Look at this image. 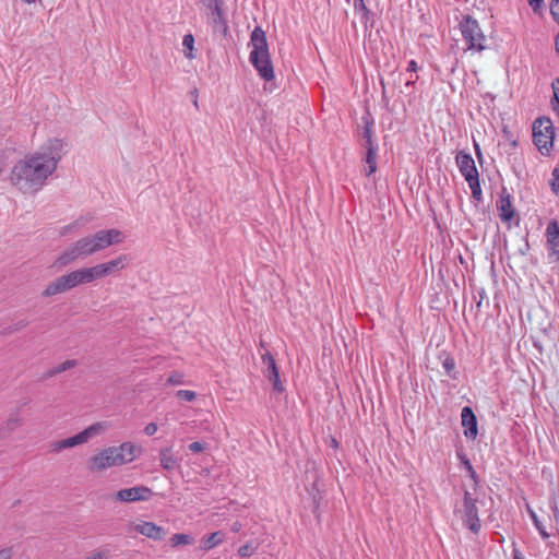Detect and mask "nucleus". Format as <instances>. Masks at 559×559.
Here are the masks:
<instances>
[{"instance_id": "52", "label": "nucleus", "mask_w": 559, "mask_h": 559, "mask_svg": "<svg viewBox=\"0 0 559 559\" xmlns=\"http://www.w3.org/2000/svg\"><path fill=\"white\" fill-rule=\"evenodd\" d=\"M24 3L26 4H31V3H34L36 0H22Z\"/></svg>"}, {"instance_id": "44", "label": "nucleus", "mask_w": 559, "mask_h": 559, "mask_svg": "<svg viewBox=\"0 0 559 559\" xmlns=\"http://www.w3.org/2000/svg\"><path fill=\"white\" fill-rule=\"evenodd\" d=\"M27 325H28V321H26V320H21V321H19V322L15 324V326H14V331H19V330H21V329H24V328H26Z\"/></svg>"}, {"instance_id": "26", "label": "nucleus", "mask_w": 559, "mask_h": 559, "mask_svg": "<svg viewBox=\"0 0 559 559\" xmlns=\"http://www.w3.org/2000/svg\"><path fill=\"white\" fill-rule=\"evenodd\" d=\"M170 544L173 547L179 545H188L191 543V537L187 534H175L170 539Z\"/></svg>"}, {"instance_id": "15", "label": "nucleus", "mask_w": 559, "mask_h": 559, "mask_svg": "<svg viewBox=\"0 0 559 559\" xmlns=\"http://www.w3.org/2000/svg\"><path fill=\"white\" fill-rule=\"evenodd\" d=\"M23 425V419L17 413L11 414L0 426V438H9L17 428Z\"/></svg>"}, {"instance_id": "19", "label": "nucleus", "mask_w": 559, "mask_h": 559, "mask_svg": "<svg viewBox=\"0 0 559 559\" xmlns=\"http://www.w3.org/2000/svg\"><path fill=\"white\" fill-rule=\"evenodd\" d=\"M364 131H362V139L365 140L364 146L367 151L370 148L378 150V144L374 142L372 138V128H373V120L369 117H364Z\"/></svg>"}, {"instance_id": "29", "label": "nucleus", "mask_w": 559, "mask_h": 559, "mask_svg": "<svg viewBox=\"0 0 559 559\" xmlns=\"http://www.w3.org/2000/svg\"><path fill=\"white\" fill-rule=\"evenodd\" d=\"M167 382L173 385L183 384V376L179 372H173L168 377Z\"/></svg>"}, {"instance_id": "28", "label": "nucleus", "mask_w": 559, "mask_h": 559, "mask_svg": "<svg viewBox=\"0 0 559 559\" xmlns=\"http://www.w3.org/2000/svg\"><path fill=\"white\" fill-rule=\"evenodd\" d=\"M550 188L556 194H559V169L555 168L551 173Z\"/></svg>"}, {"instance_id": "30", "label": "nucleus", "mask_w": 559, "mask_h": 559, "mask_svg": "<svg viewBox=\"0 0 559 559\" xmlns=\"http://www.w3.org/2000/svg\"><path fill=\"white\" fill-rule=\"evenodd\" d=\"M465 180L468 183L471 191L476 190V189H478V190L481 189L480 182H479V175L478 176H469V178L465 179Z\"/></svg>"}, {"instance_id": "4", "label": "nucleus", "mask_w": 559, "mask_h": 559, "mask_svg": "<svg viewBox=\"0 0 559 559\" xmlns=\"http://www.w3.org/2000/svg\"><path fill=\"white\" fill-rule=\"evenodd\" d=\"M141 452L142 448L130 441L107 447L87 460V468L92 473H102L108 468L133 462Z\"/></svg>"}, {"instance_id": "2", "label": "nucleus", "mask_w": 559, "mask_h": 559, "mask_svg": "<svg viewBox=\"0 0 559 559\" xmlns=\"http://www.w3.org/2000/svg\"><path fill=\"white\" fill-rule=\"evenodd\" d=\"M130 258L127 254H120L117 258L93 266L76 269L58 276L50 282L43 290L45 298L63 294L80 285L90 284L94 281L112 275L123 270L129 264Z\"/></svg>"}, {"instance_id": "43", "label": "nucleus", "mask_w": 559, "mask_h": 559, "mask_svg": "<svg viewBox=\"0 0 559 559\" xmlns=\"http://www.w3.org/2000/svg\"><path fill=\"white\" fill-rule=\"evenodd\" d=\"M202 3L205 8L214 5V3H224V0H202Z\"/></svg>"}, {"instance_id": "3", "label": "nucleus", "mask_w": 559, "mask_h": 559, "mask_svg": "<svg viewBox=\"0 0 559 559\" xmlns=\"http://www.w3.org/2000/svg\"><path fill=\"white\" fill-rule=\"evenodd\" d=\"M124 235L116 228L100 229L94 234L86 235L67 246L56 258L52 266L58 270L64 269L76 261L85 260L112 245L121 243Z\"/></svg>"}, {"instance_id": "13", "label": "nucleus", "mask_w": 559, "mask_h": 559, "mask_svg": "<svg viewBox=\"0 0 559 559\" xmlns=\"http://www.w3.org/2000/svg\"><path fill=\"white\" fill-rule=\"evenodd\" d=\"M462 426L464 427V436L467 439L475 440L478 433L477 419L469 406L462 408L461 413Z\"/></svg>"}, {"instance_id": "10", "label": "nucleus", "mask_w": 559, "mask_h": 559, "mask_svg": "<svg viewBox=\"0 0 559 559\" xmlns=\"http://www.w3.org/2000/svg\"><path fill=\"white\" fill-rule=\"evenodd\" d=\"M152 496V490L145 486H135L121 489L116 493V499L122 502H133L147 500Z\"/></svg>"}, {"instance_id": "35", "label": "nucleus", "mask_w": 559, "mask_h": 559, "mask_svg": "<svg viewBox=\"0 0 559 559\" xmlns=\"http://www.w3.org/2000/svg\"><path fill=\"white\" fill-rule=\"evenodd\" d=\"M204 449H205L204 444L199 441H194V442L190 443V445H189V450L193 453L202 452Z\"/></svg>"}, {"instance_id": "38", "label": "nucleus", "mask_w": 559, "mask_h": 559, "mask_svg": "<svg viewBox=\"0 0 559 559\" xmlns=\"http://www.w3.org/2000/svg\"><path fill=\"white\" fill-rule=\"evenodd\" d=\"M464 464L466 465L467 467V471L469 472V475L471 477L473 478V480L476 483L477 481V475H476V472L474 471L471 462L468 460H465L464 461Z\"/></svg>"}, {"instance_id": "21", "label": "nucleus", "mask_w": 559, "mask_h": 559, "mask_svg": "<svg viewBox=\"0 0 559 559\" xmlns=\"http://www.w3.org/2000/svg\"><path fill=\"white\" fill-rule=\"evenodd\" d=\"M223 538L224 536L221 532H215L204 536L201 542L202 548L209 550L222 543Z\"/></svg>"}, {"instance_id": "32", "label": "nucleus", "mask_w": 559, "mask_h": 559, "mask_svg": "<svg viewBox=\"0 0 559 559\" xmlns=\"http://www.w3.org/2000/svg\"><path fill=\"white\" fill-rule=\"evenodd\" d=\"M552 90H554V97L556 99V103H557V107H554V109L559 112V78L556 79L554 82H552Z\"/></svg>"}, {"instance_id": "6", "label": "nucleus", "mask_w": 559, "mask_h": 559, "mask_svg": "<svg viewBox=\"0 0 559 559\" xmlns=\"http://www.w3.org/2000/svg\"><path fill=\"white\" fill-rule=\"evenodd\" d=\"M460 31L468 50L483 51L486 49V36L478 22L471 15H464L460 22Z\"/></svg>"}, {"instance_id": "24", "label": "nucleus", "mask_w": 559, "mask_h": 559, "mask_svg": "<svg viewBox=\"0 0 559 559\" xmlns=\"http://www.w3.org/2000/svg\"><path fill=\"white\" fill-rule=\"evenodd\" d=\"M354 10L356 13L360 14L361 21L367 22L369 19V9L365 4L364 0H354L353 1Z\"/></svg>"}, {"instance_id": "31", "label": "nucleus", "mask_w": 559, "mask_h": 559, "mask_svg": "<svg viewBox=\"0 0 559 559\" xmlns=\"http://www.w3.org/2000/svg\"><path fill=\"white\" fill-rule=\"evenodd\" d=\"M550 13L554 20L559 24V0H551Z\"/></svg>"}, {"instance_id": "18", "label": "nucleus", "mask_w": 559, "mask_h": 559, "mask_svg": "<svg viewBox=\"0 0 559 559\" xmlns=\"http://www.w3.org/2000/svg\"><path fill=\"white\" fill-rule=\"evenodd\" d=\"M160 466L166 471H173L178 466V461L174 455L173 448H163L159 451Z\"/></svg>"}, {"instance_id": "27", "label": "nucleus", "mask_w": 559, "mask_h": 559, "mask_svg": "<svg viewBox=\"0 0 559 559\" xmlns=\"http://www.w3.org/2000/svg\"><path fill=\"white\" fill-rule=\"evenodd\" d=\"M176 396L181 401L192 402L195 400L197 394L191 390H179L177 391Z\"/></svg>"}, {"instance_id": "42", "label": "nucleus", "mask_w": 559, "mask_h": 559, "mask_svg": "<svg viewBox=\"0 0 559 559\" xmlns=\"http://www.w3.org/2000/svg\"><path fill=\"white\" fill-rule=\"evenodd\" d=\"M418 64L415 60H411L407 64V71L408 72H417L418 71Z\"/></svg>"}, {"instance_id": "9", "label": "nucleus", "mask_w": 559, "mask_h": 559, "mask_svg": "<svg viewBox=\"0 0 559 559\" xmlns=\"http://www.w3.org/2000/svg\"><path fill=\"white\" fill-rule=\"evenodd\" d=\"M205 9L207 10V23L212 27L213 33L227 36L229 26L226 13L224 11V3H214V5Z\"/></svg>"}, {"instance_id": "50", "label": "nucleus", "mask_w": 559, "mask_h": 559, "mask_svg": "<svg viewBox=\"0 0 559 559\" xmlns=\"http://www.w3.org/2000/svg\"><path fill=\"white\" fill-rule=\"evenodd\" d=\"M418 79V76H416L414 80H408L406 82V86H413L415 83H416V80Z\"/></svg>"}, {"instance_id": "36", "label": "nucleus", "mask_w": 559, "mask_h": 559, "mask_svg": "<svg viewBox=\"0 0 559 559\" xmlns=\"http://www.w3.org/2000/svg\"><path fill=\"white\" fill-rule=\"evenodd\" d=\"M157 429H158V427L155 423H150L145 426L144 433L146 436H153L156 433Z\"/></svg>"}, {"instance_id": "51", "label": "nucleus", "mask_w": 559, "mask_h": 559, "mask_svg": "<svg viewBox=\"0 0 559 559\" xmlns=\"http://www.w3.org/2000/svg\"><path fill=\"white\" fill-rule=\"evenodd\" d=\"M513 559H523V558L521 557V554L518 550H515L514 555H513Z\"/></svg>"}, {"instance_id": "45", "label": "nucleus", "mask_w": 559, "mask_h": 559, "mask_svg": "<svg viewBox=\"0 0 559 559\" xmlns=\"http://www.w3.org/2000/svg\"><path fill=\"white\" fill-rule=\"evenodd\" d=\"M190 94L192 95L193 97V105L197 109H199V102H198V90L194 88L193 91L190 92Z\"/></svg>"}, {"instance_id": "48", "label": "nucleus", "mask_w": 559, "mask_h": 559, "mask_svg": "<svg viewBox=\"0 0 559 559\" xmlns=\"http://www.w3.org/2000/svg\"><path fill=\"white\" fill-rule=\"evenodd\" d=\"M555 45H556V51L558 52L559 55V34L556 36L555 38Z\"/></svg>"}, {"instance_id": "40", "label": "nucleus", "mask_w": 559, "mask_h": 559, "mask_svg": "<svg viewBox=\"0 0 559 559\" xmlns=\"http://www.w3.org/2000/svg\"><path fill=\"white\" fill-rule=\"evenodd\" d=\"M534 11H537L544 3V0H527Z\"/></svg>"}, {"instance_id": "23", "label": "nucleus", "mask_w": 559, "mask_h": 559, "mask_svg": "<svg viewBox=\"0 0 559 559\" xmlns=\"http://www.w3.org/2000/svg\"><path fill=\"white\" fill-rule=\"evenodd\" d=\"M76 366V360L74 359H69V360H66L63 361L62 364L53 367L51 370L48 371V377H53L56 374H59L61 372H64L73 367Z\"/></svg>"}, {"instance_id": "46", "label": "nucleus", "mask_w": 559, "mask_h": 559, "mask_svg": "<svg viewBox=\"0 0 559 559\" xmlns=\"http://www.w3.org/2000/svg\"><path fill=\"white\" fill-rule=\"evenodd\" d=\"M0 559H10V554L7 550L0 551Z\"/></svg>"}, {"instance_id": "17", "label": "nucleus", "mask_w": 559, "mask_h": 559, "mask_svg": "<svg viewBox=\"0 0 559 559\" xmlns=\"http://www.w3.org/2000/svg\"><path fill=\"white\" fill-rule=\"evenodd\" d=\"M464 511L466 516V524H476L479 521L477 508L475 506V500L471 497V493L467 491H465L464 496Z\"/></svg>"}, {"instance_id": "37", "label": "nucleus", "mask_w": 559, "mask_h": 559, "mask_svg": "<svg viewBox=\"0 0 559 559\" xmlns=\"http://www.w3.org/2000/svg\"><path fill=\"white\" fill-rule=\"evenodd\" d=\"M550 527V532L546 531L545 530V526H537L540 535L544 537V538H547L551 535H554V530H555V526H549Z\"/></svg>"}, {"instance_id": "39", "label": "nucleus", "mask_w": 559, "mask_h": 559, "mask_svg": "<svg viewBox=\"0 0 559 559\" xmlns=\"http://www.w3.org/2000/svg\"><path fill=\"white\" fill-rule=\"evenodd\" d=\"M86 559H107V552H105V551H96V552H93Z\"/></svg>"}, {"instance_id": "54", "label": "nucleus", "mask_w": 559, "mask_h": 559, "mask_svg": "<svg viewBox=\"0 0 559 559\" xmlns=\"http://www.w3.org/2000/svg\"><path fill=\"white\" fill-rule=\"evenodd\" d=\"M332 445H334V447H336V445H337V442H336V440H335V439H333V441H332Z\"/></svg>"}, {"instance_id": "12", "label": "nucleus", "mask_w": 559, "mask_h": 559, "mask_svg": "<svg viewBox=\"0 0 559 559\" xmlns=\"http://www.w3.org/2000/svg\"><path fill=\"white\" fill-rule=\"evenodd\" d=\"M455 162L461 175L464 179H468L469 176H478V170L475 165V160L473 159L469 153L464 151H460L455 156Z\"/></svg>"}, {"instance_id": "33", "label": "nucleus", "mask_w": 559, "mask_h": 559, "mask_svg": "<svg viewBox=\"0 0 559 559\" xmlns=\"http://www.w3.org/2000/svg\"><path fill=\"white\" fill-rule=\"evenodd\" d=\"M76 226H78L76 223H72V224L66 225V226L60 228L59 234L61 236H67L69 234H72L73 231H75Z\"/></svg>"}, {"instance_id": "41", "label": "nucleus", "mask_w": 559, "mask_h": 559, "mask_svg": "<svg viewBox=\"0 0 559 559\" xmlns=\"http://www.w3.org/2000/svg\"><path fill=\"white\" fill-rule=\"evenodd\" d=\"M472 198L475 200V201H481L483 200V191L481 189H476V190H473L472 191Z\"/></svg>"}, {"instance_id": "8", "label": "nucleus", "mask_w": 559, "mask_h": 559, "mask_svg": "<svg viewBox=\"0 0 559 559\" xmlns=\"http://www.w3.org/2000/svg\"><path fill=\"white\" fill-rule=\"evenodd\" d=\"M105 429H106L105 423H95L73 437L53 442L51 444L52 451L60 452L64 449L73 448V447L86 443L90 439L99 435Z\"/></svg>"}, {"instance_id": "14", "label": "nucleus", "mask_w": 559, "mask_h": 559, "mask_svg": "<svg viewBox=\"0 0 559 559\" xmlns=\"http://www.w3.org/2000/svg\"><path fill=\"white\" fill-rule=\"evenodd\" d=\"M547 245L552 255H556L559 261V224L557 221H551L546 228Z\"/></svg>"}, {"instance_id": "11", "label": "nucleus", "mask_w": 559, "mask_h": 559, "mask_svg": "<svg viewBox=\"0 0 559 559\" xmlns=\"http://www.w3.org/2000/svg\"><path fill=\"white\" fill-rule=\"evenodd\" d=\"M262 361L265 366L264 374L273 383V389L277 392H283L284 386L280 380V372L274 357L266 352L262 355Z\"/></svg>"}, {"instance_id": "49", "label": "nucleus", "mask_w": 559, "mask_h": 559, "mask_svg": "<svg viewBox=\"0 0 559 559\" xmlns=\"http://www.w3.org/2000/svg\"><path fill=\"white\" fill-rule=\"evenodd\" d=\"M247 550H248V547H247V546H246V547H241V548L239 549V554H240L241 556H243V557H245V556H247Z\"/></svg>"}, {"instance_id": "34", "label": "nucleus", "mask_w": 559, "mask_h": 559, "mask_svg": "<svg viewBox=\"0 0 559 559\" xmlns=\"http://www.w3.org/2000/svg\"><path fill=\"white\" fill-rule=\"evenodd\" d=\"M443 368L445 369V371L448 373H450L452 370H454L455 368V361L452 357H447L444 360H443Z\"/></svg>"}, {"instance_id": "22", "label": "nucleus", "mask_w": 559, "mask_h": 559, "mask_svg": "<svg viewBox=\"0 0 559 559\" xmlns=\"http://www.w3.org/2000/svg\"><path fill=\"white\" fill-rule=\"evenodd\" d=\"M377 151L378 150H372V148L367 151L366 158H365V162L367 165L365 167L366 176H370L377 170Z\"/></svg>"}, {"instance_id": "53", "label": "nucleus", "mask_w": 559, "mask_h": 559, "mask_svg": "<svg viewBox=\"0 0 559 559\" xmlns=\"http://www.w3.org/2000/svg\"><path fill=\"white\" fill-rule=\"evenodd\" d=\"M471 528H472V531H473L474 533H477V526L472 525V526H471Z\"/></svg>"}, {"instance_id": "16", "label": "nucleus", "mask_w": 559, "mask_h": 559, "mask_svg": "<svg viewBox=\"0 0 559 559\" xmlns=\"http://www.w3.org/2000/svg\"><path fill=\"white\" fill-rule=\"evenodd\" d=\"M499 216L502 222H511L514 217V210L511 202L510 194H501L497 203Z\"/></svg>"}, {"instance_id": "47", "label": "nucleus", "mask_w": 559, "mask_h": 559, "mask_svg": "<svg viewBox=\"0 0 559 559\" xmlns=\"http://www.w3.org/2000/svg\"><path fill=\"white\" fill-rule=\"evenodd\" d=\"M474 145H475V151H476L477 157L481 158V153H480L479 145L477 143H475Z\"/></svg>"}, {"instance_id": "25", "label": "nucleus", "mask_w": 559, "mask_h": 559, "mask_svg": "<svg viewBox=\"0 0 559 559\" xmlns=\"http://www.w3.org/2000/svg\"><path fill=\"white\" fill-rule=\"evenodd\" d=\"M182 45L187 49L185 52L186 57L189 59H193L195 56L193 53L194 50V37L192 34H187L183 36Z\"/></svg>"}, {"instance_id": "20", "label": "nucleus", "mask_w": 559, "mask_h": 559, "mask_svg": "<svg viewBox=\"0 0 559 559\" xmlns=\"http://www.w3.org/2000/svg\"><path fill=\"white\" fill-rule=\"evenodd\" d=\"M139 532L152 539L158 540L164 538L166 532L163 530V526H136Z\"/></svg>"}, {"instance_id": "1", "label": "nucleus", "mask_w": 559, "mask_h": 559, "mask_svg": "<svg viewBox=\"0 0 559 559\" xmlns=\"http://www.w3.org/2000/svg\"><path fill=\"white\" fill-rule=\"evenodd\" d=\"M63 142L50 139L39 150L17 160L10 173V182L24 194H34L43 189L56 171L62 157Z\"/></svg>"}, {"instance_id": "7", "label": "nucleus", "mask_w": 559, "mask_h": 559, "mask_svg": "<svg viewBox=\"0 0 559 559\" xmlns=\"http://www.w3.org/2000/svg\"><path fill=\"white\" fill-rule=\"evenodd\" d=\"M555 129L547 117L535 120L533 124V141L542 154H549L554 145Z\"/></svg>"}, {"instance_id": "5", "label": "nucleus", "mask_w": 559, "mask_h": 559, "mask_svg": "<svg viewBox=\"0 0 559 559\" xmlns=\"http://www.w3.org/2000/svg\"><path fill=\"white\" fill-rule=\"evenodd\" d=\"M249 45L252 47L249 56L250 62L263 80L271 81L274 78V70L270 59L266 36L260 26L252 31Z\"/></svg>"}]
</instances>
